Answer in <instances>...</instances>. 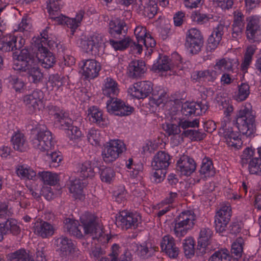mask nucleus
I'll return each mask as SVG.
<instances>
[{"mask_svg": "<svg viewBox=\"0 0 261 261\" xmlns=\"http://www.w3.org/2000/svg\"><path fill=\"white\" fill-rule=\"evenodd\" d=\"M119 92V89L117 83L111 77L106 78L104 81L102 88L103 94L110 98L117 96Z\"/></svg>", "mask_w": 261, "mask_h": 261, "instance_id": "c756f323", "label": "nucleus"}, {"mask_svg": "<svg viewBox=\"0 0 261 261\" xmlns=\"http://www.w3.org/2000/svg\"><path fill=\"white\" fill-rule=\"evenodd\" d=\"M34 148L41 151H50L54 146L51 133L47 129H40L32 140Z\"/></svg>", "mask_w": 261, "mask_h": 261, "instance_id": "20e7f679", "label": "nucleus"}, {"mask_svg": "<svg viewBox=\"0 0 261 261\" xmlns=\"http://www.w3.org/2000/svg\"><path fill=\"white\" fill-rule=\"evenodd\" d=\"M79 172L81 177L83 179L94 176V171L91 165V162L87 161L82 164L80 166Z\"/></svg>", "mask_w": 261, "mask_h": 261, "instance_id": "c03bdc74", "label": "nucleus"}, {"mask_svg": "<svg viewBox=\"0 0 261 261\" xmlns=\"http://www.w3.org/2000/svg\"><path fill=\"white\" fill-rule=\"evenodd\" d=\"M227 249L216 251L210 257L209 261H230L231 256Z\"/></svg>", "mask_w": 261, "mask_h": 261, "instance_id": "3c124183", "label": "nucleus"}, {"mask_svg": "<svg viewBox=\"0 0 261 261\" xmlns=\"http://www.w3.org/2000/svg\"><path fill=\"white\" fill-rule=\"evenodd\" d=\"M128 27L123 20L116 18L109 23V32L112 38L120 39L126 35Z\"/></svg>", "mask_w": 261, "mask_h": 261, "instance_id": "a211bd4d", "label": "nucleus"}, {"mask_svg": "<svg viewBox=\"0 0 261 261\" xmlns=\"http://www.w3.org/2000/svg\"><path fill=\"white\" fill-rule=\"evenodd\" d=\"M232 68V62L230 59H222L218 61L214 66V69L221 72L231 70Z\"/></svg>", "mask_w": 261, "mask_h": 261, "instance_id": "6e6d98bb", "label": "nucleus"}, {"mask_svg": "<svg viewBox=\"0 0 261 261\" xmlns=\"http://www.w3.org/2000/svg\"><path fill=\"white\" fill-rule=\"evenodd\" d=\"M237 127L240 133L249 136L255 129V113L250 105L244 106L238 112L236 119Z\"/></svg>", "mask_w": 261, "mask_h": 261, "instance_id": "f257e3e1", "label": "nucleus"}, {"mask_svg": "<svg viewBox=\"0 0 261 261\" xmlns=\"http://www.w3.org/2000/svg\"><path fill=\"white\" fill-rule=\"evenodd\" d=\"M152 97L150 99V105H155L158 106L166 101L168 95L164 90L161 89L158 91H152Z\"/></svg>", "mask_w": 261, "mask_h": 261, "instance_id": "a19ab883", "label": "nucleus"}, {"mask_svg": "<svg viewBox=\"0 0 261 261\" xmlns=\"http://www.w3.org/2000/svg\"><path fill=\"white\" fill-rule=\"evenodd\" d=\"M157 5L149 2L148 0H143L139 6V9L142 11L143 14L149 19L152 18L157 13Z\"/></svg>", "mask_w": 261, "mask_h": 261, "instance_id": "72a5a7b5", "label": "nucleus"}, {"mask_svg": "<svg viewBox=\"0 0 261 261\" xmlns=\"http://www.w3.org/2000/svg\"><path fill=\"white\" fill-rule=\"evenodd\" d=\"M152 69L155 72L158 73L169 71V75L174 74L175 72L174 70V66L171 64L170 59L166 56L160 55L157 62L152 65Z\"/></svg>", "mask_w": 261, "mask_h": 261, "instance_id": "5701e85b", "label": "nucleus"}, {"mask_svg": "<svg viewBox=\"0 0 261 261\" xmlns=\"http://www.w3.org/2000/svg\"><path fill=\"white\" fill-rule=\"evenodd\" d=\"M199 120L197 119H195L193 121L181 120L178 119L177 124L172 123H167L164 129L169 136L176 135L179 134L181 132L180 127L183 129H186L190 127H198L199 126Z\"/></svg>", "mask_w": 261, "mask_h": 261, "instance_id": "ddd939ff", "label": "nucleus"}, {"mask_svg": "<svg viewBox=\"0 0 261 261\" xmlns=\"http://www.w3.org/2000/svg\"><path fill=\"white\" fill-rule=\"evenodd\" d=\"M125 149L123 142L119 140H111L102 151L105 162L111 163L116 160L120 154Z\"/></svg>", "mask_w": 261, "mask_h": 261, "instance_id": "423d86ee", "label": "nucleus"}, {"mask_svg": "<svg viewBox=\"0 0 261 261\" xmlns=\"http://www.w3.org/2000/svg\"><path fill=\"white\" fill-rule=\"evenodd\" d=\"M69 187L70 193L75 199H81L83 198V187L80 179H75L70 181Z\"/></svg>", "mask_w": 261, "mask_h": 261, "instance_id": "37998d69", "label": "nucleus"}, {"mask_svg": "<svg viewBox=\"0 0 261 261\" xmlns=\"http://www.w3.org/2000/svg\"><path fill=\"white\" fill-rule=\"evenodd\" d=\"M215 6L220 7L222 9H229L231 8L233 2L232 0H209Z\"/></svg>", "mask_w": 261, "mask_h": 261, "instance_id": "69168bd1", "label": "nucleus"}, {"mask_svg": "<svg viewBox=\"0 0 261 261\" xmlns=\"http://www.w3.org/2000/svg\"><path fill=\"white\" fill-rule=\"evenodd\" d=\"M141 220V216L137 213L122 211L116 217V224L123 229H127L130 228H136Z\"/></svg>", "mask_w": 261, "mask_h": 261, "instance_id": "1a4fd4ad", "label": "nucleus"}, {"mask_svg": "<svg viewBox=\"0 0 261 261\" xmlns=\"http://www.w3.org/2000/svg\"><path fill=\"white\" fill-rule=\"evenodd\" d=\"M37 58L42 66L47 69L53 67L56 62V58L53 53L46 47H44L42 44L41 46L38 47Z\"/></svg>", "mask_w": 261, "mask_h": 261, "instance_id": "6ab92c4d", "label": "nucleus"}, {"mask_svg": "<svg viewBox=\"0 0 261 261\" xmlns=\"http://www.w3.org/2000/svg\"><path fill=\"white\" fill-rule=\"evenodd\" d=\"M247 22L246 34L248 40L254 42L257 40V36L261 32L259 18L257 16H251L246 18Z\"/></svg>", "mask_w": 261, "mask_h": 261, "instance_id": "dca6fc26", "label": "nucleus"}, {"mask_svg": "<svg viewBox=\"0 0 261 261\" xmlns=\"http://www.w3.org/2000/svg\"><path fill=\"white\" fill-rule=\"evenodd\" d=\"M55 245L57 250L63 254H73L76 251V247L71 240L65 236H61L55 240Z\"/></svg>", "mask_w": 261, "mask_h": 261, "instance_id": "a878e982", "label": "nucleus"}, {"mask_svg": "<svg viewBox=\"0 0 261 261\" xmlns=\"http://www.w3.org/2000/svg\"><path fill=\"white\" fill-rule=\"evenodd\" d=\"M19 71L26 73L29 81L31 83L37 84L41 82L43 80V74L35 62Z\"/></svg>", "mask_w": 261, "mask_h": 261, "instance_id": "393cba45", "label": "nucleus"}, {"mask_svg": "<svg viewBox=\"0 0 261 261\" xmlns=\"http://www.w3.org/2000/svg\"><path fill=\"white\" fill-rule=\"evenodd\" d=\"M13 57L15 60L13 68L15 70L19 71L35 62L34 55L26 48L21 49L19 53L17 51L13 53Z\"/></svg>", "mask_w": 261, "mask_h": 261, "instance_id": "6e6552de", "label": "nucleus"}, {"mask_svg": "<svg viewBox=\"0 0 261 261\" xmlns=\"http://www.w3.org/2000/svg\"><path fill=\"white\" fill-rule=\"evenodd\" d=\"M249 173L251 174H261V158H253L248 164Z\"/></svg>", "mask_w": 261, "mask_h": 261, "instance_id": "de8ad7c7", "label": "nucleus"}, {"mask_svg": "<svg viewBox=\"0 0 261 261\" xmlns=\"http://www.w3.org/2000/svg\"><path fill=\"white\" fill-rule=\"evenodd\" d=\"M81 228L86 234L92 236V239L99 240L102 236V231L96 222V218L93 215L86 213L80 218Z\"/></svg>", "mask_w": 261, "mask_h": 261, "instance_id": "7ed1b4c3", "label": "nucleus"}, {"mask_svg": "<svg viewBox=\"0 0 261 261\" xmlns=\"http://www.w3.org/2000/svg\"><path fill=\"white\" fill-rule=\"evenodd\" d=\"M153 91L152 84L149 81H141L135 83L128 89V92L137 99H144Z\"/></svg>", "mask_w": 261, "mask_h": 261, "instance_id": "f8f14e48", "label": "nucleus"}, {"mask_svg": "<svg viewBox=\"0 0 261 261\" xmlns=\"http://www.w3.org/2000/svg\"><path fill=\"white\" fill-rule=\"evenodd\" d=\"M38 176L45 185H55L59 181L58 175L49 171L39 172Z\"/></svg>", "mask_w": 261, "mask_h": 261, "instance_id": "4c0bfd02", "label": "nucleus"}, {"mask_svg": "<svg viewBox=\"0 0 261 261\" xmlns=\"http://www.w3.org/2000/svg\"><path fill=\"white\" fill-rule=\"evenodd\" d=\"M145 71V64L142 60H134L132 61L129 64V74L132 77L140 76L144 73Z\"/></svg>", "mask_w": 261, "mask_h": 261, "instance_id": "473e14b6", "label": "nucleus"}, {"mask_svg": "<svg viewBox=\"0 0 261 261\" xmlns=\"http://www.w3.org/2000/svg\"><path fill=\"white\" fill-rule=\"evenodd\" d=\"M222 135L226 139L227 142L229 145L233 146L234 143L232 142V140L236 141L239 138V133L237 131H234L233 128L230 126H228L227 130L224 132H222Z\"/></svg>", "mask_w": 261, "mask_h": 261, "instance_id": "4d7b16f0", "label": "nucleus"}, {"mask_svg": "<svg viewBox=\"0 0 261 261\" xmlns=\"http://www.w3.org/2000/svg\"><path fill=\"white\" fill-rule=\"evenodd\" d=\"M203 42V38L200 31L192 28L188 31L185 45L191 54H198L201 50Z\"/></svg>", "mask_w": 261, "mask_h": 261, "instance_id": "39448f33", "label": "nucleus"}, {"mask_svg": "<svg viewBox=\"0 0 261 261\" xmlns=\"http://www.w3.org/2000/svg\"><path fill=\"white\" fill-rule=\"evenodd\" d=\"M147 34L146 28L142 25L137 26L134 30V34L137 38V42H136L140 44V39L146 37Z\"/></svg>", "mask_w": 261, "mask_h": 261, "instance_id": "774afa93", "label": "nucleus"}, {"mask_svg": "<svg viewBox=\"0 0 261 261\" xmlns=\"http://www.w3.org/2000/svg\"><path fill=\"white\" fill-rule=\"evenodd\" d=\"M102 36L100 35H94L87 40H83L81 42L83 49L87 53L92 55L97 53L99 44L102 42Z\"/></svg>", "mask_w": 261, "mask_h": 261, "instance_id": "cd10ccee", "label": "nucleus"}, {"mask_svg": "<svg viewBox=\"0 0 261 261\" xmlns=\"http://www.w3.org/2000/svg\"><path fill=\"white\" fill-rule=\"evenodd\" d=\"M115 172L111 168H105L101 171L100 178L103 181L110 182L114 178Z\"/></svg>", "mask_w": 261, "mask_h": 261, "instance_id": "680f3d73", "label": "nucleus"}, {"mask_svg": "<svg viewBox=\"0 0 261 261\" xmlns=\"http://www.w3.org/2000/svg\"><path fill=\"white\" fill-rule=\"evenodd\" d=\"M107 109L109 113L115 115L123 116L132 114L134 108L125 103L117 98H110L107 102Z\"/></svg>", "mask_w": 261, "mask_h": 261, "instance_id": "0eeeda50", "label": "nucleus"}, {"mask_svg": "<svg viewBox=\"0 0 261 261\" xmlns=\"http://www.w3.org/2000/svg\"><path fill=\"white\" fill-rule=\"evenodd\" d=\"M64 228L65 231L76 238H81L83 237L81 225L79 224L77 221L70 218H66L64 221Z\"/></svg>", "mask_w": 261, "mask_h": 261, "instance_id": "7c9ffc66", "label": "nucleus"}, {"mask_svg": "<svg viewBox=\"0 0 261 261\" xmlns=\"http://www.w3.org/2000/svg\"><path fill=\"white\" fill-rule=\"evenodd\" d=\"M155 251V249L148 247L147 244H143L137 246L136 252L138 255L146 258L151 256Z\"/></svg>", "mask_w": 261, "mask_h": 261, "instance_id": "603ef678", "label": "nucleus"}, {"mask_svg": "<svg viewBox=\"0 0 261 261\" xmlns=\"http://www.w3.org/2000/svg\"><path fill=\"white\" fill-rule=\"evenodd\" d=\"M11 141L15 150L24 151L27 149L26 139L23 134L17 132L12 136Z\"/></svg>", "mask_w": 261, "mask_h": 261, "instance_id": "f704fd0d", "label": "nucleus"}, {"mask_svg": "<svg viewBox=\"0 0 261 261\" xmlns=\"http://www.w3.org/2000/svg\"><path fill=\"white\" fill-rule=\"evenodd\" d=\"M231 209L229 206H223L217 212L215 216V229L217 232L225 231L231 217Z\"/></svg>", "mask_w": 261, "mask_h": 261, "instance_id": "4468645a", "label": "nucleus"}, {"mask_svg": "<svg viewBox=\"0 0 261 261\" xmlns=\"http://www.w3.org/2000/svg\"><path fill=\"white\" fill-rule=\"evenodd\" d=\"M255 53V49L252 46L247 47L244 55V60L241 64V68L243 71H247L252 60V57Z\"/></svg>", "mask_w": 261, "mask_h": 261, "instance_id": "09e8293b", "label": "nucleus"}, {"mask_svg": "<svg viewBox=\"0 0 261 261\" xmlns=\"http://www.w3.org/2000/svg\"><path fill=\"white\" fill-rule=\"evenodd\" d=\"M254 156V150H253L251 148H246L243 151L241 157V163L243 167L245 165H247L250 160Z\"/></svg>", "mask_w": 261, "mask_h": 261, "instance_id": "052dcab7", "label": "nucleus"}, {"mask_svg": "<svg viewBox=\"0 0 261 261\" xmlns=\"http://www.w3.org/2000/svg\"><path fill=\"white\" fill-rule=\"evenodd\" d=\"M161 247L170 258H176L179 254V248L176 247L174 239L170 236H164L161 242Z\"/></svg>", "mask_w": 261, "mask_h": 261, "instance_id": "aec40b11", "label": "nucleus"}, {"mask_svg": "<svg viewBox=\"0 0 261 261\" xmlns=\"http://www.w3.org/2000/svg\"><path fill=\"white\" fill-rule=\"evenodd\" d=\"M84 14V11L81 10L76 14L74 18H70L63 15L55 17H51V18L54 19L61 24L66 23L68 27L71 29H76L82 20Z\"/></svg>", "mask_w": 261, "mask_h": 261, "instance_id": "c85d7f7f", "label": "nucleus"}, {"mask_svg": "<svg viewBox=\"0 0 261 261\" xmlns=\"http://www.w3.org/2000/svg\"><path fill=\"white\" fill-rule=\"evenodd\" d=\"M55 117L59 122L62 129L67 131L72 126V120L69 117L67 113L61 111L56 113Z\"/></svg>", "mask_w": 261, "mask_h": 261, "instance_id": "79ce46f5", "label": "nucleus"}, {"mask_svg": "<svg viewBox=\"0 0 261 261\" xmlns=\"http://www.w3.org/2000/svg\"><path fill=\"white\" fill-rule=\"evenodd\" d=\"M184 130L181 134L182 137L189 138L192 140L200 141L203 140L206 136L205 133H201L199 130L189 129V128Z\"/></svg>", "mask_w": 261, "mask_h": 261, "instance_id": "49530a36", "label": "nucleus"}, {"mask_svg": "<svg viewBox=\"0 0 261 261\" xmlns=\"http://www.w3.org/2000/svg\"><path fill=\"white\" fill-rule=\"evenodd\" d=\"M16 172L18 176L30 179H32L36 175V172L33 170L27 168L24 166H18Z\"/></svg>", "mask_w": 261, "mask_h": 261, "instance_id": "864d4df0", "label": "nucleus"}, {"mask_svg": "<svg viewBox=\"0 0 261 261\" xmlns=\"http://www.w3.org/2000/svg\"><path fill=\"white\" fill-rule=\"evenodd\" d=\"M109 41L116 50H122L129 46L132 51H135L137 54H141L142 50V44L137 43L128 36H125L120 37V39H116V40L110 39Z\"/></svg>", "mask_w": 261, "mask_h": 261, "instance_id": "9b49d317", "label": "nucleus"}, {"mask_svg": "<svg viewBox=\"0 0 261 261\" xmlns=\"http://www.w3.org/2000/svg\"><path fill=\"white\" fill-rule=\"evenodd\" d=\"M184 253L186 256L191 257L194 254V241L191 238H189L184 240L183 243Z\"/></svg>", "mask_w": 261, "mask_h": 261, "instance_id": "13d9d810", "label": "nucleus"}, {"mask_svg": "<svg viewBox=\"0 0 261 261\" xmlns=\"http://www.w3.org/2000/svg\"><path fill=\"white\" fill-rule=\"evenodd\" d=\"M2 224L7 233L10 231L13 234L16 235L20 231L19 227L17 225L15 220L12 219H7L4 223Z\"/></svg>", "mask_w": 261, "mask_h": 261, "instance_id": "8fccbe9b", "label": "nucleus"}, {"mask_svg": "<svg viewBox=\"0 0 261 261\" xmlns=\"http://www.w3.org/2000/svg\"><path fill=\"white\" fill-rule=\"evenodd\" d=\"M196 165L194 160L188 156H184L178 161L176 170L181 174L190 175L196 169Z\"/></svg>", "mask_w": 261, "mask_h": 261, "instance_id": "412c9836", "label": "nucleus"}, {"mask_svg": "<svg viewBox=\"0 0 261 261\" xmlns=\"http://www.w3.org/2000/svg\"><path fill=\"white\" fill-rule=\"evenodd\" d=\"M82 75L85 79H93L98 76L101 69L99 62L93 59L83 60Z\"/></svg>", "mask_w": 261, "mask_h": 261, "instance_id": "f3484780", "label": "nucleus"}, {"mask_svg": "<svg viewBox=\"0 0 261 261\" xmlns=\"http://www.w3.org/2000/svg\"><path fill=\"white\" fill-rule=\"evenodd\" d=\"M238 88V93L236 99L240 101L245 100L250 94V87L249 85L242 83Z\"/></svg>", "mask_w": 261, "mask_h": 261, "instance_id": "bf43d9fd", "label": "nucleus"}, {"mask_svg": "<svg viewBox=\"0 0 261 261\" xmlns=\"http://www.w3.org/2000/svg\"><path fill=\"white\" fill-rule=\"evenodd\" d=\"M195 220V216L190 211L181 213L174 220V232L176 236L180 238L185 236L193 227Z\"/></svg>", "mask_w": 261, "mask_h": 261, "instance_id": "f03ea898", "label": "nucleus"}, {"mask_svg": "<svg viewBox=\"0 0 261 261\" xmlns=\"http://www.w3.org/2000/svg\"><path fill=\"white\" fill-rule=\"evenodd\" d=\"M213 231L208 228H202L198 239V247L205 248L210 243L212 238Z\"/></svg>", "mask_w": 261, "mask_h": 261, "instance_id": "c9c22d12", "label": "nucleus"}, {"mask_svg": "<svg viewBox=\"0 0 261 261\" xmlns=\"http://www.w3.org/2000/svg\"><path fill=\"white\" fill-rule=\"evenodd\" d=\"M9 261H33L31 256L24 249H19L7 255Z\"/></svg>", "mask_w": 261, "mask_h": 261, "instance_id": "58836bf2", "label": "nucleus"}, {"mask_svg": "<svg viewBox=\"0 0 261 261\" xmlns=\"http://www.w3.org/2000/svg\"><path fill=\"white\" fill-rule=\"evenodd\" d=\"M225 25L221 23L219 24L214 28L212 34L207 39V49L210 51L215 50L219 44L222 37L224 34Z\"/></svg>", "mask_w": 261, "mask_h": 261, "instance_id": "bb28decb", "label": "nucleus"}, {"mask_svg": "<svg viewBox=\"0 0 261 261\" xmlns=\"http://www.w3.org/2000/svg\"><path fill=\"white\" fill-rule=\"evenodd\" d=\"M244 15L242 12H238L237 14L234 15V19L231 27L239 28V29H244Z\"/></svg>", "mask_w": 261, "mask_h": 261, "instance_id": "338daca9", "label": "nucleus"}, {"mask_svg": "<svg viewBox=\"0 0 261 261\" xmlns=\"http://www.w3.org/2000/svg\"><path fill=\"white\" fill-rule=\"evenodd\" d=\"M10 83L16 92H20L21 90L24 89L25 84L22 79L16 76H13L10 81Z\"/></svg>", "mask_w": 261, "mask_h": 261, "instance_id": "0e129e2a", "label": "nucleus"}, {"mask_svg": "<svg viewBox=\"0 0 261 261\" xmlns=\"http://www.w3.org/2000/svg\"><path fill=\"white\" fill-rule=\"evenodd\" d=\"M200 106L195 102H185L182 106L181 113L186 116H191L192 115H200Z\"/></svg>", "mask_w": 261, "mask_h": 261, "instance_id": "e433bc0d", "label": "nucleus"}, {"mask_svg": "<svg viewBox=\"0 0 261 261\" xmlns=\"http://www.w3.org/2000/svg\"><path fill=\"white\" fill-rule=\"evenodd\" d=\"M171 163V156L164 151H158L154 156L151 162L153 169L168 168Z\"/></svg>", "mask_w": 261, "mask_h": 261, "instance_id": "b1692460", "label": "nucleus"}, {"mask_svg": "<svg viewBox=\"0 0 261 261\" xmlns=\"http://www.w3.org/2000/svg\"><path fill=\"white\" fill-rule=\"evenodd\" d=\"M47 154L51 160L50 166L57 167L59 166V163L62 161V158L60 152H47Z\"/></svg>", "mask_w": 261, "mask_h": 261, "instance_id": "e2e57ef3", "label": "nucleus"}, {"mask_svg": "<svg viewBox=\"0 0 261 261\" xmlns=\"http://www.w3.org/2000/svg\"><path fill=\"white\" fill-rule=\"evenodd\" d=\"M199 172L204 177L214 176L215 172L212 161L208 158L203 159Z\"/></svg>", "mask_w": 261, "mask_h": 261, "instance_id": "ea45409f", "label": "nucleus"}, {"mask_svg": "<svg viewBox=\"0 0 261 261\" xmlns=\"http://www.w3.org/2000/svg\"><path fill=\"white\" fill-rule=\"evenodd\" d=\"M63 77L59 74H51L49 77L47 88L51 90H58L63 86Z\"/></svg>", "mask_w": 261, "mask_h": 261, "instance_id": "a18cd8bd", "label": "nucleus"}, {"mask_svg": "<svg viewBox=\"0 0 261 261\" xmlns=\"http://www.w3.org/2000/svg\"><path fill=\"white\" fill-rule=\"evenodd\" d=\"M244 242L242 238H238L231 245V253L237 257H240L243 252Z\"/></svg>", "mask_w": 261, "mask_h": 261, "instance_id": "5fc2aeb1", "label": "nucleus"}, {"mask_svg": "<svg viewBox=\"0 0 261 261\" xmlns=\"http://www.w3.org/2000/svg\"><path fill=\"white\" fill-rule=\"evenodd\" d=\"M43 98V92L40 90H35L24 96L23 102L31 112H34L44 107Z\"/></svg>", "mask_w": 261, "mask_h": 261, "instance_id": "2eb2a0df", "label": "nucleus"}, {"mask_svg": "<svg viewBox=\"0 0 261 261\" xmlns=\"http://www.w3.org/2000/svg\"><path fill=\"white\" fill-rule=\"evenodd\" d=\"M87 117L89 120L98 124L101 127H104L107 124V120L102 116V113L99 109L92 107L88 109Z\"/></svg>", "mask_w": 261, "mask_h": 261, "instance_id": "2f4dec72", "label": "nucleus"}, {"mask_svg": "<svg viewBox=\"0 0 261 261\" xmlns=\"http://www.w3.org/2000/svg\"><path fill=\"white\" fill-rule=\"evenodd\" d=\"M25 40L21 37L8 35L0 38V50L8 52L20 50L23 46Z\"/></svg>", "mask_w": 261, "mask_h": 261, "instance_id": "9d476101", "label": "nucleus"}, {"mask_svg": "<svg viewBox=\"0 0 261 261\" xmlns=\"http://www.w3.org/2000/svg\"><path fill=\"white\" fill-rule=\"evenodd\" d=\"M33 228L34 233L43 239L52 236L55 231L53 225L43 220L35 223Z\"/></svg>", "mask_w": 261, "mask_h": 261, "instance_id": "4be33fe9", "label": "nucleus"}]
</instances>
